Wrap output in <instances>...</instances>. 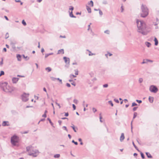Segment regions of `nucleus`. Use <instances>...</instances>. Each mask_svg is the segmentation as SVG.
<instances>
[{"label":"nucleus","mask_w":159,"mask_h":159,"mask_svg":"<svg viewBox=\"0 0 159 159\" xmlns=\"http://www.w3.org/2000/svg\"><path fill=\"white\" fill-rule=\"evenodd\" d=\"M136 23L138 32L143 35H146L148 33L147 27L145 22L143 21L137 20Z\"/></svg>","instance_id":"1"},{"label":"nucleus","mask_w":159,"mask_h":159,"mask_svg":"<svg viewBox=\"0 0 159 159\" xmlns=\"http://www.w3.org/2000/svg\"><path fill=\"white\" fill-rule=\"evenodd\" d=\"M26 149V151L28 152V155L29 156L36 157L39 153L38 150L34 149L31 146L27 147Z\"/></svg>","instance_id":"2"},{"label":"nucleus","mask_w":159,"mask_h":159,"mask_svg":"<svg viewBox=\"0 0 159 159\" xmlns=\"http://www.w3.org/2000/svg\"><path fill=\"white\" fill-rule=\"evenodd\" d=\"M142 13L141 14V16L143 18L145 17L148 14V10L146 6L143 4H142L141 6Z\"/></svg>","instance_id":"3"},{"label":"nucleus","mask_w":159,"mask_h":159,"mask_svg":"<svg viewBox=\"0 0 159 159\" xmlns=\"http://www.w3.org/2000/svg\"><path fill=\"white\" fill-rule=\"evenodd\" d=\"M19 142V138L16 136L14 135L11 137V144L14 145H16V143Z\"/></svg>","instance_id":"4"},{"label":"nucleus","mask_w":159,"mask_h":159,"mask_svg":"<svg viewBox=\"0 0 159 159\" xmlns=\"http://www.w3.org/2000/svg\"><path fill=\"white\" fill-rule=\"evenodd\" d=\"M149 90L152 92L155 93L157 92L158 89L156 86L152 85L149 87Z\"/></svg>","instance_id":"5"},{"label":"nucleus","mask_w":159,"mask_h":159,"mask_svg":"<svg viewBox=\"0 0 159 159\" xmlns=\"http://www.w3.org/2000/svg\"><path fill=\"white\" fill-rule=\"evenodd\" d=\"M13 91V88L7 85L5 88H4V91L6 92H11Z\"/></svg>","instance_id":"6"},{"label":"nucleus","mask_w":159,"mask_h":159,"mask_svg":"<svg viewBox=\"0 0 159 159\" xmlns=\"http://www.w3.org/2000/svg\"><path fill=\"white\" fill-rule=\"evenodd\" d=\"M29 94L25 93L22 96V100L23 101L26 102L28 100L29 98Z\"/></svg>","instance_id":"7"},{"label":"nucleus","mask_w":159,"mask_h":159,"mask_svg":"<svg viewBox=\"0 0 159 159\" xmlns=\"http://www.w3.org/2000/svg\"><path fill=\"white\" fill-rule=\"evenodd\" d=\"M7 84L8 83L7 82L0 83V87L4 91V88L6 87Z\"/></svg>","instance_id":"8"},{"label":"nucleus","mask_w":159,"mask_h":159,"mask_svg":"<svg viewBox=\"0 0 159 159\" xmlns=\"http://www.w3.org/2000/svg\"><path fill=\"white\" fill-rule=\"evenodd\" d=\"M19 78L16 77H13L12 79V82L14 84H16L18 81Z\"/></svg>","instance_id":"9"},{"label":"nucleus","mask_w":159,"mask_h":159,"mask_svg":"<svg viewBox=\"0 0 159 159\" xmlns=\"http://www.w3.org/2000/svg\"><path fill=\"white\" fill-rule=\"evenodd\" d=\"M10 124L8 121H3L2 123V125L3 126H8Z\"/></svg>","instance_id":"10"},{"label":"nucleus","mask_w":159,"mask_h":159,"mask_svg":"<svg viewBox=\"0 0 159 159\" xmlns=\"http://www.w3.org/2000/svg\"><path fill=\"white\" fill-rule=\"evenodd\" d=\"M63 59L66 63L69 64L70 63V59L69 58L66 57H64Z\"/></svg>","instance_id":"11"},{"label":"nucleus","mask_w":159,"mask_h":159,"mask_svg":"<svg viewBox=\"0 0 159 159\" xmlns=\"http://www.w3.org/2000/svg\"><path fill=\"white\" fill-rule=\"evenodd\" d=\"M125 139V136L124 135V134L123 133H122L121 134V136L120 137V141L121 142H122L123 141L124 139Z\"/></svg>","instance_id":"12"},{"label":"nucleus","mask_w":159,"mask_h":159,"mask_svg":"<svg viewBox=\"0 0 159 159\" xmlns=\"http://www.w3.org/2000/svg\"><path fill=\"white\" fill-rule=\"evenodd\" d=\"M149 101L150 102L152 103L153 102V98L152 97H149Z\"/></svg>","instance_id":"13"},{"label":"nucleus","mask_w":159,"mask_h":159,"mask_svg":"<svg viewBox=\"0 0 159 159\" xmlns=\"http://www.w3.org/2000/svg\"><path fill=\"white\" fill-rule=\"evenodd\" d=\"M69 16L70 17H72V18H76V16H75L73 14L72 11H71V12L69 11Z\"/></svg>","instance_id":"14"},{"label":"nucleus","mask_w":159,"mask_h":159,"mask_svg":"<svg viewBox=\"0 0 159 159\" xmlns=\"http://www.w3.org/2000/svg\"><path fill=\"white\" fill-rule=\"evenodd\" d=\"M155 45L157 46L158 44V41L156 37L154 38Z\"/></svg>","instance_id":"15"},{"label":"nucleus","mask_w":159,"mask_h":159,"mask_svg":"<svg viewBox=\"0 0 159 159\" xmlns=\"http://www.w3.org/2000/svg\"><path fill=\"white\" fill-rule=\"evenodd\" d=\"M146 154L148 158H152V156L150 154V153L148 152H146Z\"/></svg>","instance_id":"16"},{"label":"nucleus","mask_w":159,"mask_h":159,"mask_svg":"<svg viewBox=\"0 0 159 159\" xmlns=\"http://www.w3.org/2000/svg\"><path fill=\"white\" fill-rule=\"evenodd\" d=\"M145 44H146V46L148 48L150 47L151 45V43L148 42H146L145 43Z\"/></svg>","instance_id":"17"},{"label":"nucleus","mask_w":159,"mask_h":159,"mask_svg":"<svg viewBox=\"0 0 159 159\" xmlns=\"http://www.w3.org/2000/svg\"><path fill=\"white\" fill-rule=\"evenodd\" d=\"M86 9L88 11V12L89 13H90L91 12V10L90 8L88 6H86Z\"/></svg>","instance_id":"18"},{"label":"nucleus","mask_w":159,"mask_h":159,"mask_svg":"<svg viewBox=\"0 0 159 159\" xmlns=\"http://www.w3.org/2000/svg\"><path fill=\"white\" fill-rule=\"evenodd\" d=\"M16 57L17 58V60L18 61H21V56L19 54H18L17 55Z\"/></svg>","instance_id":"19"},{"label":"nucleus","mask_w":159,"mask_h":159,"mask_svg":"<svg viewBox=\"0 0 159 159\" xmlns=\"http://www.w3.org/2000/svg\"><path fill=\"white\" fill-rule=\"evenodd\" d=\"M45 70L47 71L48 72H49L51 71L52 69L50 67H48L45 68Z\"/></svg>","instance_id":"20"},{"label":"nucleus","mask_w":159,"mask_h":159,"mask_svg":"<svg viewBox=\"0 0 159 159\" xmlns=\"http://www.w3.org/2000/svg\"><path fill=\"white\" fill-rule=\"evenodd\" d=\"M60 156V154H56L54 155V157L55 158H59Z\"/></svg>","instance_id":"21"},{"label":"nucleus","mask_w":159,"mask_h":159,"mask_svg":"<svg viewBox=\"0 0 159 159\" xmlns=\"http://www.w3.org/2000/svg\"><path fill=\"white\" fill-rule=\"evenodd\" d=\"M61 52H62V53L63 54L64 53V50L63 49H61L60 50H59L58 51L57 54H60Z\"/></svg>","instance_id":"22"},{"label":"nucleus","mask_w":159,"mask_h":159,"mask_svg":"<svg viewBox=\"0 0 159 159\" xmlns=\"http://www.w3.org/2000/svg\"><path fill=\"white\" fill-rule=\"evenodd\" d=\"M104 32L106 34H110V31L109 30H107L105 31Z\"/></svg>","instance_id":"23"},{"label":"nucleus","mask_w":159,"mask_h":159,"mask_svg":"<svg viewBox=\"0 0 159 159\" xmlns=\"http://www.w3.org/2000/svg\"><path fill=\"white\" fill-rule=\"evenodd\" d=\"M89 56H93V55H95V53H92L90 51H89Z\"/></svg>","instance_id":"24"},{"label":"nucleus","mask_w":159,"mask_h":159,"mask_svg":"<svg viewBox=\"0 0 159 159\" xmlns=\"http://www.w3.org/2000/svg\"><path fill=\"white\" fill-rule=\"evenodd\" d=\"M93 2L92 1H90V2H89V5H91L92 7H93Z\"/></svg>","instance_id":"25"},{"label":"nucleus","mask_w":159,"mask_h":159,"mask_svg":"<svg viewBox=\"0 0 159 159\" xmlns=\"http://www.w3.org/2000/svg\"><path fill=\"white\" fill-rule=\"evenodd\" d=\"M3 64V59L2 58L1 61H0V66H2Z\"/></svg>","instance_id":"26"},{"label":"nucleus","mask_w":159,"mask_h":159,"mask_svg":"<svg viewBox=\"0 0 159 159\" xmlns=\"http://www.w3.org/2000/svg\"><path fill=\"white\" fill-rule=\"evenodd\" d=\"M4 71L2 70L0 71V77H1V76L2 75H4Z\"/></svg>","instance_id":"27"},{"label":"nucleus","mask_w":159,"mask_h":159,"mask_svg":"<svg viewBox=\"0 0 159 159\" xmlns=\"http://www.w3.org/2000/svg\"><path fill=\"white\" fill-rule=\"evenodd\" d=\"M48 120L49 121L50 124H51V125H52V126H53V123L51 121V120H50V119L49 118H48Z\"/></svg>","instance_id":"28"},{"label":"nucleus","mask_w":159,"mask_h":159,"mask_svg":"<svg viewBox=\"0 0 159 159\" xmlns=\"http://www.w3.org/2000/svg\"><path fill=\"white\" fill-rule=\"evenodd\" d=\"M74 8L72 6H70L69 8V10H71L72 11L74 10Z\"/></svg>","instance_id":"29"},{"label":"nucleus","mask_w":159,"mask_h":159,"mask_svg":"<svg viewBox=\"0 0 159 159\" xmlns=\"http://www.w3.org/2000/svg\"><path fill=\"white\" fill-rule=\"evenodd\" d=\"M137 113L136 112H134V116L133 117V120L137 116Z\"/></svg>","instance_id":"30"},{"label":"nucleus","mask_w":159,"mask_h":159,"mask_svg":"<svg viewBox=\"0 0 159 159\" xmlns=\"http://www.w3.org/2000/svg\"><path fill=\"white\" fill-rule=\"evenodd\" d=\"M78 100L76 99H75L73 100V102L76 104H77L78 103Z\"/></svg>","instance_id":"31"},{"label":"nucleus","mask_w":159,"mask_h":159,"mask_svg":"<svg viewBox=\"0 0 159 159\" xmlns=\"http://www.w3.org/2000/svg\"><path fill=\"white\" fill-rule=\"evenodd\" d=\"M9 37V34L8 33H7L5 34V38L7 39Z\"/></svg>","instance_id":"32"},{"label":"nucleus","mask_w":159,"mask_h":159,"mask_svg":"<svg viewBox=\"0 0 159 159\" xmlns=\"http://www.w3.org/2000/svg\"><path fill=\"white\" fill-rule=\"evenodd\" d=\"M71 127L73 129L75 132H76V130L75 126L74 125H73V126H71Z\"/></svg>","instance_id":"33"},{"label":"nucleus","mask_w":159,"mask_h":159,"mask_svg":"<svg viewBox=\"0 0 159 159\" xmlns=\"http://www.w3.org/2000/svg\"><path fill=\"white\" fill-rule=\"evenodd\" d=\"M92 110H93V112L94 113H95L96 111H97V109L95 108L94 107H93L92 108Z\"/></svg>","instance_id":"34"},{"label":"nucleus","mask_w":159,"mask_h":159,"mask_svg":"<svg viewBox=\"0 0 159 159\" xmlns=\"http://www.w3.org/2000/svg\"><path fill=\"white\" fill-rule=\"evenodd\" d=\"M139 83H141L143 81V79L142 78H140L139 80Z\"/></svg>","instance_id":"35"},{"label":"nucleus","mask_w":159,"mask_h":159,"mask_svg":"<svg viewBox=\"0 0 159 159\" xmlns=\"http://www.w3.org/2000/svg\"><path fill=\"white\" fill-rule=\"evenodd\" d=\"M140 154H141V157H142V158H143V159H144V158H145V157H144V155L142 152H140Z\"/></svg>","instance_id":"36"},{"label":"nucleus","mask_w":159,"mask_h":159,"mask_svg":"<svg viewBox=\"0 0 159 159\" xmlns=\"http://www.w3.org/2000/svg\"><path fill=\"white\" fill-rule=\"evenodd\" d=\"M22 23L25 26V25H26V23L25 21L24 20H23L22 21Z\"/></svg>","instance_id":"37"},{"label":"nucleus","mask_w":159,"mask_h":159,"mask_svg":"<svg viewBox=\"0 0 159 159\" xmlns=\"http://www.w3.org/2000/svg\"><path fill=\"white\" fill-rule=\"evenodd\" d=\"M108 103L109 104H110L112 106H113V104L111 101H108Z\"/></svg>","instance_id":"38"},{"label":"nucleus","mask_w":159,"mask_h":159,"mask_svg":"<svg viewBox=\"0 0 159 159\" xmlns=\"http://www.w3.org/2000/svg\"><path fill=\"white\" fill-rule=\"evenodd\" d=\"M76 77V76H75L74 75L71 74L70 75V77L71 78H75V77Z\"/></svg>","instance_id":"39"},{"label":"nucleus","mask_w":159,"mask_h":159,"mask_svg":"<svg viewBox=\"0 0 159 159\" xmlns=\"http://www.w3.org/2000/svg\"><path fill=\"white\" fill-rule=\"evenodd\" d=\"M133 120H132V121L131 122V131L132 133H133V126H132V122H133Z\"/></svg>","instance_id":"40"},{"label":"nucleus","mask_w":159,"mask_h":159,"mask_svg":"<svg viewBox=\"0 0 159 159\" xmlns=\"http://www.w3.org/2000/svg\"><path fill=\"white\" fill-rule=\"evenodd\" d=\"M50 78L51 80L53 81H55L56 80H57V78H55L52 77H51Z\"/></svg>","instance_id":"41"},{"label":"nucleus","mask_w":159,"mask_h":159,"mask_svg":"<svg viewBox=\"0 0 159 159\" xmlns=\"http://www.w3.org/2000/svg\"><path fill=\"white\" fill-rule=\"evenodd\" d=\"M98 11H99V14L101 16H102V14H103L102 12V11L100 9H98Z\"/></svg>","instance_id":"42"},{"label":"nucleus","mask_w":159,"mask_h":159,"mask_svg":"<svg viewBox=\"0 0 159 159\" xmlns=\"http://www.w3.org/2000/svg\"><path fill=\"white\" fill-rule=\"evenodd\" d=\"M137 104L136 103L134 102L132 103V107H134V106H137Z\"/></svg>","instance_id":"43"},{"label":"nucleus","mask_w":159,"mask_h":159,"mask_svg":"<svg viewBox=\"0 0 159 159\" xmlns=\"http://www.w3.org/2000/svg\"><path fill=\"white\" fill-rule=\"evenodd\" d=\"M102 3L104 4H107V1L104 0L102 2Z\"/></svg>","instance_id":"44"},{"label":"nucleus","mask_w":159,"mask_h":159,"mask_svg":"<svg viewBox=\"0 0 159 159\" xmlns=\"http://www.w3.org/2000/svg\"><path fill=\"white\" fill-rule=\"evenodd\" d=\"M75 75H78V71L77 70H75Z\"/></svg>","instance_id":"45"},{"label":"nucleus","mask_w":159,"mask_h":159,"mask_svg":"<svg viewBox=\"0 0 159 159\" xmlns=\"http://www.w3.org/2000/svg\"><path fill=\"white\" fill-rule=\"evenodd\" d=\"M72 142V143H74L76 145H77L78 144V143L76 142H75L74 140H73Z\"/></svg>","instance_id":"46"},{"label":"nucleus","mask_w":159,"mask_h":159,"mask_svg":"<svg viewBox=\"0 0 159 159\" xmlns=\"http://www.w3.org/2000/svg\"><path fill=\"white\" fill-rule=\"evenodd\" d=\"M104 88H107L108 86V85L107 84H105L103 85Z\"/></svg>","instance_id":"47"},{"label":"nucleus","mask_w":159,"mask_h":159,"mask_svg":"<svg viewBox=\"0 0 159 159\" xmlns=\"http://www.w3.org/2000/svg\"><path fill=\"white\" fill-rule=\"evenodd\" d=\"M136 101L138 102L139 103H140L142 102V101L140 100H136Z\"/></svg>","instance_id":"48"},{"label":"nucleus","mask_w":159,"mask_h":159,"mask_svg":"<svg viewBox=\"0 0 159 159\" xmlns=\"http://www.w3.org/2000/svg\"><path fill=\"white\" fill-rule=\"evenodd\" d=\"M114 101L116 102V103H119V100L117 99H114Z\"/></svg>","instance_id":"49"},{"label":"nucleus","mask_w":159,"mask_h":159,"mask_svg":"<svg viewBox=\"0 0 159 159\" xmlns=\"http://www.w3.org/2000/svg\"><path fill=\"white\" fill-rule=\"evenodd\" d=\"M57 80H59L60 82L61 83V84H62V80H61V79H60L59 78H57Z\"/></svg>","instance_id":"50"},{"label":"nucleus","mask_w":159,"mask_h":159,"mask_svg":"<svg viewBox=\"0 0 159 159\" xmlns=\"http://www.w3.org/2000/svg\"><path fill=\"white\" fill-rule=\"evenodd\" d=\"M73 107V108L74 110H75L76 109V106L74 104H72Z\"/></svg>","instance_id":"51"},{"label":"nucleus","mask_w":159,"mask_h":159,"mask_svg":"<svg viewBox=\"0 0 159 159\" xmlns=\"http://www.w3.org/2000/svg\"><path fill=\"white\" fill-rule=\"evenodd\" d=\"M66 85L68 87H70V84L68 83H67L66 84Z\"/></svg>","instance_id":"52"},{"label":"nucleus","mask_w":159,"mask_h":159,"mask_svg":"<svg viewBox=\"0 0 159 159\" xmlns=\"http://www.w3.org/2000/svg\"><path fill=\"white\" fill-rule=\"evenodd\" d=\"M132 143H133V144L135 148V149H137V146L135 145V144H134V142H132Z\"/></svg>","instance_id":"53"},{"label":"nucleus","mask_w":159,"mask_h":159,"mask_svg":"<svg viewBox=\"0 0 159 159\" xmlns=\"http://www.w3.org/2000/svg\"><path fill=\"white\" fill-rule=\"evenodd\" d=\"M137 107H134L133 108V110L134 111H135L137 109Z\"/></svg>","instance_id":"54"},{"label":"nucleus","mask_w":159,"mask_h":159,"mask_svg":"<svg viewBox=\"0 0 159 159\" xmlns=\"http://www.w3.org/2000/svg\"><path fill=\"white\" fill-rule=\"evenodd\" d=\"M91 24V23H90V24L88 26V30H89L90 28V25Z\"/></svg>","instance_id":"55"},{"label":"nucleus","mask_w":159,"mask_h":159,"mask_svg":"<svg viewBox=\"0 0 159 159\" xmlns=\"http://www.w3.org/2000/svg\"><path fill=\"white\" fill-rule=\"evenodd\" d=\"M49 54H45V58H46L48 56H49Z\"/></svg>","instance_id":"56"},{"label":"nucleus","mask_w":159,"mask_h":159,"mask_svg":"<svg viewBox=\"0 0 159 159\" xmlns=\"http://www.w3.org/2000/svg\"><path fill=\"white\" fill-rule=\"evenodd\" d=\"M56 104H57V105L58 106H59V108H60L61 107V106H60V104H59V103H57V102H56Z\"/></svg>","instance_id":"57"},{"label":"nucleus","mask_w":159,"mask_h":159,"mask_svg":"<svg viewBox=\"0 0 159 159\" xmlns=\"http://www.w3.org/2000/svg\"><path fill=\"white\" fill-rule=\"evenodd\" d=\"M60 38H66V36L64 35V36H61V35H60Z\"/></svg>","instance_id":"58"},{"label":"nucleus","mask_w":159,"mask_h":159,"mask_svg":"<svg viewBox=\"0 0 159 159\" xmlns=\"http://www.w3.org/2000/svg\"><path fill=\"white\" fill-rule=\"evenodd\" d=\"M107 53L109 56H112V54H111V53H110L108 52H107Z\"/></svg>","instance_id":"59"},{"label":"nucleus","mask_w":159,"mask_h":159,"mask_svg":"<svg viewBox=\"0 0 159 159\" xmlns=\"http://www.w3.org/2000/svg\"><path fill=\"white\" fill-rule=\"evenodd\" d=\"M63 128H64V129H65L67 131L68 130L67 129V128L66 126H63Z\"/></svg>","instance_id":"60"},{"label":"nucleus","mask_w":159,"mask_h":159,"mask_svg":"<svg viewBox=\"0 0 159 159\" xmlns=\"http://www.w3.org/2000/svg\"><path fill=\"white\" fill-rule=\"evenodd\" d=\"M4 18L6 19L7 20H9V19H8V18H7V17L6 16H4Z\"/></svg>","instance_id":"61"},{"label":"nucleus","mask_w":159,"mask_h":159,"mask_svg":"<svg viewBox=\"0 0 159 159\" xmlns=\"http://www.w3.org/2000/svg\"><path fill=\"white\" fill-rule=\"evenodd\" d=\"M71 84L74 86H75L76 85L75 83L74 82H73V83H71Z\"/></svg>","instance_id":"62"},{"label":"nucleus","mask_w":159,"mask_h":159,"mask_svg":"<svg viewBox=\"0 0 159 159\" xmlns=\"http://www.w3.org/2000/svg\"><path fill=\"white\" fill-rule=\"evenodd\" d=\"M68 115H69L68 113V112H67V113H65V116H68Z\"/></svg>","instance_id":"63"},{"label":"nucleus","mask_w":159,"mask_h":159,"mask_svg":"<svg viewBox=\"0 0 159 159\" xmlns=\"http://www.w3.org/2000/svg\"><path fill=\"white\" fill-rule=\"evenodd\" d=\"M42 117H46V114H44L42 115Z\"/></svg>","instance_id":"64"}]
</instances>
